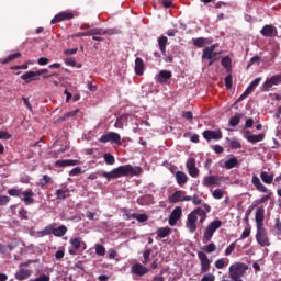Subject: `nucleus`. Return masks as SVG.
<instances>
[{
    "label": "nucleus",
    "instance_id": "obj_1",
    "mask_svg": "<svg viewBox=\"0 0 281 281\" xmlns=\"http://www.w3.org/2000/svg\"><path fill=\"white\" fill-rule=\"evenodd\" d=\"M98 175L104 177L108 181H111V179H120L122 177H137V175H142V168L133 167L132 165H123L111 171L92 172L88 176V179L95 181V179H98Z\"/></svg>",
    "mask_w": 281,
    "mask_h": 281
},
{
    "label": "nucleus",
    "instance_id": "obj_2",
    "mask_svg": "<svg viewBox=\"0 0 281 281\" xmlns=\"http://www.w3.org/2000/svg\"><path fill=\"white\" fill-rule=\"evenodd\" d=\"M205 218H207V213L205 210L198 207L192 211L187 218V229H189L190 234H194L196 232V222L205 223Z\"/></svg>",
    "mask_w": 281,
    "mask_h": 281
},
{
    "label": "nucleus",
    "instance_id": "obj_3",
    "mask_svg": "<svg viewBox=\"0 0 281 281\" xmlns=\"http://www.w3.org/2000/svg\"><path fill=\"white\" fill-rule=\"evenodd\" d=\"M248 269H249V266L243 262H235L231 265L228 269L231 280L243 281V276L247 273Z\"/></svg>",
    "mask_w": 281,
    "mask_h": 281
},
{
    "label": "nucleus",
    "instance_id": "obj_4",
    "mask_svg": "<svg viewBox=\"0 0 281 281\" xmlns=\"http://www.w3.org/2000/svg\"><path fill=\"white\" fill-rule=\"evenodd\" d=\"M222 225L223 222L221 220H214L213 222H211L204 229L202 243H210V240H212L214 236V233L217 229H221Z\"/></svg>",
    "mask_w": 281,
    "mask_h": 281
},
{
    "label": "nucleus",
    "instance_id": "obj_5",
    "mask_svg": "<svg viewBox=\"0 0 281 281\" xmlns=\"http://www.w3.org/2000/svg\"><path fill=\"white\" fill-rule=\"evenodd\" d=\"M256 240L260 247H269L271 243L269 241V235L265 226H257Z\"/></svg>",
    "mask_w": 281,
    "mask_h": 281
},
{
    "label": "nucleus",
    "instance_id": "obj_6",
    "mask_svg": "<svg viewBox=\"0 0 281 281\" xmlns=\"http://www.w3.org/2000/svg\"><path fill=\"white\" fill-rule=\"evenodd\" d=\"M103 144H116L117 146H122V136H120L119 133L115 132H109L104 135H102L99 139Z\"/></svg>",
    "mask_w": 281,
    "mask_h": 281
},
{
    "label": "nucleus",
    "instance_id": "obj_7",
    "mask_svg": "<svg viewBox=\"0 0 281 281\" xmlns=\"http://www.w3.org/2000/svg\"><path fill=\"white\" fill-rule=\"evenodd\" d=\"M278 85H281V74L268 78L261 86V91L267 93V91H271V88L278 87Z\"/></svg>",
    "mask_w": 281,
    "mask_h": 281
},
{
    "label": "nucleus",
    "instance_id": "obj_8",
    "mask_svg": "<svg viewBox=\"0 0 281 281\" xmlns=\"http://www.w3.org/2000/svg\"><path fill=\"white\" fill-rule=\"evenodd\" d=\"M169 203H182L184 201H192V196L187 195L186 191L178 190L168 196Z\"/></svg>",
    "mask_w": 281,
    "mask_h": 281
},
{
    "label": "nucleus",
    "instance_id": "obj_9",
    "mask_svg": "<svg viewBox=\"0 0 281 281\" xmlns=\"http://www.w3.org/2000/svg\"><path fill=\"white\" fill-rule=\"evenodd\" d=\"M198 258L200 260L201 273H207L212 267V260L207 258V255L203 251H198Z\"/></svg>",
    "mask_w": 281,
    "mask_h": 281
},
{
    "label": "nucleus",
    "instance_id": "obj_10",
    "mask_svg": "<svg viewBox=\"0 0 281 281\" xmlns=\"http://www.w3.org/2000/svg\"><path fill=\"white\" fill-rule=\"evenodd\" d=\"M67 231L68 228L65 225H60L59 227H54L49 225V226H46L45 228V232H47V234H53L58 238L65 236V234H67Z\"/></svg>",
    "mask_w": 281,
    "mask_h": 281
},
{
    "label": "nucleus",
    "instance_id": "obj_11",
    "mask_svg": "<svg viewBox=\"0 0 281 281\" xmlns=\"http://www.w3.org/2000/svg\"><path fill=\"white\" fill-rule=\"evenodd\" d=\"M222 180L223 177L221 176H206L202 180V186H205V188H210L212 186H221Z\"/></svg>",
    "mask_w": 281,
    "mask_h": 281
},
{
    "label": "nucleus",
    "instance_id": "obj_12",
    "mask_svg": "<svg viewBox=\"0 0 281 281\" xmlns=\"http://www.w3.org/2000/svg\"><path fill=\"white\" fill-rule=\"evenodd\" d=\"M186 167L190 177L194 179L199 177V168H196V160L194 158H189L186 162Z\"/></svg>",
    "mask_w": 281,
    "mask_h": 281
},
{
    "label": "nucleus",
    "instance_id": "obj_13",
    "mask_svg": "<svg viewBox=\"0 0 281 281\" xmlns=\"http://www.w3.org/2000/svg\"><path fill=\"white\" fill-rule=\"evenodd\" d=\"M182 214H183V211L181 210V206H177L176 209H173V211L169 216V225H171V227H175V225H177V221L181 218Z\"/></svg>",
    "mask_w": 281,
    "mask_h": 281
},
{
    "label": "nucleus",
    "instance_id": "obj_14",
    "mask_svg": "<svg viewBox=\"0 0 281 281\" xmlns=\"http://www.w3.org/2000/svg\"><path fill=\"white\" fill-rule=\"evenodd\" d=\"M203 137L204 139H207V142L215 139H223V133L221 132V130H216V131H204L203 132Z\"/></svg>",
    "mask_w": 281,
    "mask_h": 281
},
{
    "label": "nucleus",
    "instance_id": "obj_15",
    "mask_svg": "<svg viewBox=\"0 0 281 281\" xmlns=\"http://www.w3.org/2000/svg\"><path fill=\"white\" fill-rule=\"evenodd\" d=\"M244 137L250 144H258V142H262L265 139V134L254 135V134H251V132L246 131V132H244Z\"/></svg>",
    "mask_w": 281,
    "mask_h": 281
},
{
    "label": "nucleus",
    "instance_id": "obj_16",
    "mask_svg": "<svg viewBox=\"0 0 281 281\" xmlns=\"http://www.w3.org/2000/svg\"><path fill=\"white\" fill-rule=\"evenodd\" d=\"M172 78V71L170 70H160L158 75H156V82H159V85H164L168 82Z\"/></svg>",
    "mask_w": 281,
    "mask_h": 281
},
{
    "label": "nucleus",
    "instance_id": "obj_17",
    "mask_svg": "<svg viewBox=\"0 0 281 281\" xmlns=\"http://www.w3.org/2000/svg\"><path fill=\"white\" fill-rule=\"evenodd\" d=\"M260 34L262 36H266L268 38H271L273 36H278V29H276V26L273 25H265L261 31Z\"/></svg>",
    "mask_w": 281,
    "mask_h": 281
},
{
    "label": "nucleus",
    "instance_id": "obj_18",
    "mask_svg": "<svg viewBox=\"0 0 281 281\" xmlns=\"http://www.w3.org/2000/svg\"><path fill=\"white\" fill-rule=\"evenodd\" d=\"M70 19H74L72 13L60 12L54 16V19L50 21V24L54 25L56 23H60V21H69Z\"/></svg>",
    "mask_w": 281,
    "mask_h": 281
},
{
    "label": "nucleus",
    "instance_id": "obj_19",
    "mask_svg": "<svg viewBox=\"0 0 281 281\" xmlns=\"http://www.w3.org/2000/svg\"><path fill=\"white\" fill-rule=\"evenodd\" d=\"M257 227H265V207H258L255 213Z\"/></svg>",
    "mask_w": 281,
    "mask_h": 281
},
{
    "label": "nucleus",
    "instance_id": "obj_20",
    "mask_svg": "<svg viewBox=\"0 0 281 281\" xmlns=\"http://www.w3.org/2000/svg\"><path fill=\"white\" fill-rule=\"evenodd\" d=\"M32 273L33 271L31 269L20 268L15 272V280H19V281L27 280V278L32 277Z\"/></svg>",
    "mask_w": 281,
    "mask_h": 281
},
{
    "label": "nucleus",
    "instance_id": "obj_21",
    "mask_svg": "<svg viewBox=\"0 0 281 281\" xmlns=\"http://www.w3.org/2000/svg\"><path fill=\"white\" fill-rule=\"evenodd\" d=\"M22 195L21 201H23L25 205H32L34 203V191L32 189L22 191Z\"/></svg>",
    "mask_w": 281,
    "mask_h": 281
},
{
    "label": "nucleus",
    "instance_id": "obj_22",
    "mask_svg": "<svg viewBox=\"0 0 281 281\" xmlns=\"http://www.w3.org/2000/svg\"><path fill=\"white\" fill-rule=\"evenodd\" d=\"M149 269L147 267H144L142 263H134L132 266V272L134 276H146L148 273Z\"/></svg>",
    "mask_w": 281,
    "mask_h": 281
},
{
    "label": "nucleus",
    "instance_id": "obj_23",
    "mask_svg": "<svg viewBox=\"0 0 281 281\" xmlns=\"http://www.w3.org/2000/svg\"><path fill=\"white\" fill-rule=\"evenodd\" d=\"M215 49H216V44L205 47L202 53V58H207V60H212L214 58Z\"/></svg>",
    "mask_w": 281,
    "mask_h": 281
},
{
    "label": "nucleus",
    "instance_id": "obj_24",
    "mask_svg": "<svg viewBox=\"0 0 281 281\" xmlns=\"http://www.w3.org/2000/svg\"><path fill=\"white\" fill-rule=\"evenodd\" d=\"M135 74L136 76H143L144 74V59L142 57L135 59Z\"/></svg>",
    "mask_w": 281,
    "mask_h": 281
},
{
    "label": "nucleus",
    "instance_id": "obj_25",
    "mask_svg": "<svg viewBox=\"0 0 281 281\" xmlns=\"http://www.w3.org/2000/svg\"><path fill=\"white\" fill-rule=\"evenodd\" d=\"M260 179L267 186H271L273 183V173L269 175V172H267V171H261Z\"/></svg>",
    "mask_w": 281,
    "mask_h": 281
},
{
    "label": "nucleus",
    "instance_id": "obj_26",
    "mask_svg": "<svg viewBox=\"0 0 281 281\" xmlns=\"http://www.w3.org/2000/svg\"><path fill=\"white\" fill-rule=\"evenodd\" d=\"M176 181L178 186H186V183H188V175L183 171H178L176 173Z\"/></svg>",
    "mask_w": 281,
    "mask_h": 281
},
{
    "label": "nucleus",
    "instance_id": "obj_27",
    "mask_svg": "<svg viewBox=\"0 0 281 281\" xmlns=\"http://www.w3.org/2000/svg\"><path fill=\"white\" fill-rule=\"evenodd\" d=\"M128 124V115H122L119 119H116V122L114 123L115 128H124Z\"/></svg>",
    "mask_w": 281,
    "mask_h": 281
},
{
    "label": "nucleus",
    "instance_id": "obj_28",
    "mask_svg": "<svg viewBox=\"0 0 281 281\" xmlns=\"http://www.w3.org/2000/svg\"><path fill=\"white\" fill-rule=\"evenodd\" d=\"M36 71H27L21 76V80H24V82L30 83L33 80H36Z\"/></svg>",
    "mask_w": 281,
    "mask_h": 281
},
{
    "label": "nucleus",
    "instance_id": "obj_29",
    "mask_svg": "<svg viewBox=\"0 0 281 281\" xmlns=\"http://www.w3.org/2000/svg\"><path fill=\"white\" fill-rule=\"evenodd\" d=\"M238 164V158L232 157L224 162V168H226V170H232V168H237Z\"/></svg>",
    "mask_w": 281,
    "mask_h": 281
},
{
    "label": "nucleus",
    "instance_id": "obj_30",
    "mask_svg": "<svg viewBox=\"0 0 281 281\" xmlns=\"http://www.w3.org/2000/svg\"><path fill=\"white\" fill-rule=\"evenodd\" d=\"M158 45H159V49H160L162 56H166V45H168V37L167 36H160L158 38Z\"/></svg>",
    "mask_w": 281,
    "mask_h": 281
},
{
    "label": "nucleus",
    "instance_id": "obj_31",
    "mask_svg": "<svg viewBox=\"0 0 281 281\" xmlns=\"http://www.w3.org/2000/svg\"><path fill=\"white\" fill-rule=\"evenodd\" d=\"M171 232L170 227H160L156 233L158 238H167V236H170Z\"/></svg>",
    "mask_w": 281,
    "mask_h": 281
},
{
    "label": "nucleus",
    "instance_id": "obj_32",
    "mask_svg": "<svg viewBox=\"0 0 281 281\" xmlns=\"http://www.w3.org/2000/svg\"><path fill=\"white\" fill-rule=\"evenodd\" d=\"M68 196H69V190L58 189L56 191L57 201H65V199H67Z\"/></svg>",
    "mask_w": 281,
    "mask_h": 281
},
{
    "label": "nucleus",
    "instance_id": "obj_33",
    "mask_svg": "<svg viewBox=\"0 0 281 281\" xmlns=\"http://www.w3.org/2000/svg\"><path fill=\"white\" fill-rule=\"evenodd\" d=\"M260 82H262V78L261 77H257L255 80H252L250 82V85L248 86V88L246 90L249 93H254V91H256V87H258V85H260Z\"/></svg>",
    "mask_w": 281,
    "mask_h": 281
},
{
    "label": "nucleus",
    "instance_id": "obj_34",
    "mask_svg": "<svg viewBox=\"0 0 281 281\" xmlns=\"http://www.w3.org/2000/svg\"><path fill=\"white\" fill-rule=\"evenodd\" d=\"M260 82H262V78L261 77H257L255 80H252L250 82V85L248 86V88L246 90L249 93H254V91H256V87H258V85H260Z\"/></svg>",
    "mask_w": 281,
    "mask_h": 281
},
{
    "label": "nucleus",
    "instance_id": "obj_35",
    "mask_svg": "<svg viewBox=\"0 0 281 281\" xmlns=\"http://www.w3.org/2000/svg\"><path fill=\"white\" fill-rule=\"evenodd\" d=\"M71 247H74V249H80V247H85V241H82V239L80 237H76V238H71L69 240Z\"/></svg>",
    "mask_w": 281,
    "mask_h": 281
},
{
    "label": "nucleus",
    "instance_id": "obj_36",
    "mask_svg": "<svg viewBox=\"0 0 281 281\" xmlns=\"http://www.w3.org/2000/svg\"><path fill=\"white\" fill-rule=\"evenodd\" d=\"M47 183H52V177L44 175L42 179H40L38 186L42 188V190H46Z\"/></svg>",
    "mask_w": 281,
    "mask_h": 281
},
{
    "label": "nucleus",
    "instance_id": "obj_37",
    "mask_svg": "<svg viewBox=\"0 0 281 281\" xmlns=\"http://www.w3.org/2000/svg\"><path fill=\"white\" fill-rule=\"evenodd\" d=\"M57 166H78L80 164L79 160H57L56 161Z\"/></svg>",
    "mask_w": 281,
    "mask_h": 281
},
{
    "label": "nucleus",
    "instance_id": "obj_38",
    "mask_svg": "<svg viewBox=\"0 0 281 281\" xmlns=\"http://www.w3.org/2000/svg\"><path fill=\"white\" fill-rule=\"evenodd\" d=\"M203 254H214L216 251V244L210 243L209 245H205L202 247Z\"/></svg>",
    "mask_w": 281,
    "mask_h": 281
},
{
    "label": "nucleus",
    "instance_id": "obj_39",
    "mask_svg": "<svg viewBox=\"0 0 281 281\" xmlns=\"http://www.w3.org/2000/svg\"><path fill=\"white\" fill-rule=\"evenodd\" d=\"M89 32H90V36H104L109 33L104 29H92Z\"/></svg>",
    "mask_w": 281,
    "mask_h": 281
},
{
    "label": "nucleus",
    "instance_id": "obj_40",
    "mask_svg": "<svg viewBox=\"0 0 281 281\" xmlns=\"http://www.w3.org/2000/svg\"><path fill=\"white\" fill-rule=\"evenodd\" d=\"M222 66L226 71H229V69H232V58H229V56L223 57Z\"/></svg>",
    "mask_w": 281,
    "mask_h": 281
},
{
    "label": "nucleus",
    "instance_id": "obj_41",
    "mask_svg": "<svg viewBox=\"0 0 281 281\" xmlns=\"http://www.w3.org/2000/svg\"><path fill=\"white\" fill-rule=\"evenodd\" d=\"M103 159L108 166H113V164H115V157L110 153L104 154Z\"/></svg>",
    "mask_w": 281,
    "mask_h": 281
},
{
    "label": "nucleus",
    "instance_id": "obj_42",
    "mask_svg": "<svg viewBox=\"0 0 281 281\" xmlns=\"http://www.w3.org/2000/svg\"><path fill=\"white\" fill-rule=\"evenodd\" d=\"M206 42H207V38H205V37H198V38L193 40V45L195 47H204Z\"/></svg>",
    "mask_w": 281,
    "mask_h": 281
},
{
    "label": "nucleus",
    "instance_id": "obj_43",
    "mask_svg": "<svg viewBox=\"0 0 281 281\" xmlns=\"http://www.w3.org/2000/svg\"><path fill=\"white\" fill-rule=\"evenodd\" d=\"M150 254H153V249L148 248L146 250H144L143 252V265H148V262L150 261Z\"/></svg>",
    "mask_w": 281,
    "mask_h": 281
},
{
    "label": "nucleus",
    "instance_id": "obj_44",
    "mask_svg": "<svg viewBox=\"0 0 281 281\" xmlns=\"http://www.w3.org/2000/svg\"><path fill=\"white\" fill-rule=\"evenodd\" d=\"M16 58H21V53H14L9 55L5 59H3V65L8 64V63H12V60H16Z\"/></svg>",
    "mask_w": 281,
    "mask_h": 281
},
{
    "label": "nucleus",
    "instance_id": "obj_45",
    "mask_svg": "<svg viewBox=\"0 0 281 281\" xmlns=\"http://www.w3.org/2000/svg\"><path fill=\"white\" fill-rule=\"evenodd\" d=\"M224 194H225V191L223 189H215L212 192L213 199H216V200L223 199Z\"/></svg>",
    "mask_w": 281,
    "mask_h": 281
},
{
    "label": "nucleus",
    "instance_id": "obj_46",
    "mask_svg": "<svg viewBox=\"0 0 281 281\" xmlns=\"http://www.w3.org/2000/svg\"><path fill=\"white\" fill-rule=\"evenodd\" d=\"M132 218H135L138 223H146V221H148V216L146 214H132Z\"/></svg>",
    "mask_w": 281,
    "mask_h": 281
},
{
    "label": "nucleus",
    "instance_id": "obj_47",
    "mask_svg": "<svg viewBox=\"0 0 281 281\" xmlns=\"http://www.w3.org/2000/svg\"><path fill=\"white\" fill-rule=\"evenodd\" d=\"M94 249H95L97 256H104L106 254V248H104V246H102L100 244H97L94 246Z\"/></svg>",
    "mask_w": 281,
    "mask_h": 281
},
{
    "label": "nucleus",
    "instance_id": "obj_48",
    "mask_svg": "<svg viewBox=\"0 0 281 281\" xmlns=\"http://www.w3.org/2000/svg\"><path fill=\"white\" fill-rule=\"evenodd\" d=\"M229 124H231V126H238V124H240V114L233 116L229 120Z\"/></svg>",
    "mask_w": 281,
    "mask_h": 281
},
{
    "label": "nucleus",
    "instance_id": "obj_49",
    "mask_svg": "<svg viewBox=\"0 0 281 281\" xmlns=\"http://www.w3.org/2000/svg\"><path fill=\"white\" fill-rule=\"evenodd\" d=\"M20 243L16 240H13L7 245V251H14L16 247H19Z\"/></svg>",
    "mask_w": 281,
    "mask_h": 281
},
{
    "label": "nucleus",
    "instance_id": "obj_50",
    "mask_svg": "<svg viewBox=\"0 0 281 281\" xmlns=\"http://www.w3.org/2000/svg\"><path fill=\"white\" fill-rule=\"evenodd\" d=\"M251 236V228L247 227L243 231L239 240H245V238H249Z\"/></svg>",
    "mask_w": 281,
    "mask_h": 281
},
{
    "label": "nucleus",
    "instance_id": "obj_51",
    "mask_svg": "<svg viewBox=\"0 0 281 281\" xmlns=\"http://www.w3.org/2000/svg\"><path fill=\"white\" fill-rule=\"evenodd\" d=\"M8 193L10 196H21L23 191H21V189H10Z\"/></svg>",
    "mask_w": 281,
    "mask_h": 281
},
{
    "label": "nucleus",
    "instance_id": "obj_52",
    "mask_svg": "<svg viewBox=\"0 0 281 281\" xmlns=\"http://www.w3.org/2000/svg\"><path fill=\"white\" fill-rule=\"evenodd\" d=\"M231 148H243V144H240L238 139L234 138L231 140Z\"/></svg>",
    "mask_w": 281,
    "mask_h": 281
},
{
    "label": "nucleus",
    "instance_id": "obj_53",
    "mask_svg": "<svg viewBox=\"0 0 281 281\" xmlns=\"http://www.w3.org/2000/svg\"><path fill=\"white\" fill-rule=\"evenodd\" d=\"M236 249V243H232L226 249H225V256H232V252Z\"/></svg>",
    "mask_w": 281,
    "mask_h": 281
},
{
    "label": "nucleus",
    "instance_id": "obj_54",
    "mask_svg": "<svg viewBox=\"0 0 281 281\" xmlns=\"http://www.w3.org/2000/svg\"><path fill=\"white\" fill-rule=\"evenodd\" d=\"M37 65L45 67V65H49V59L47 57H41L37 59Z\"/></svg>",
    "mask_w": 281,
    "mask_h": 281
},
{
    "label": "nucleus",
    "instance_id": "obj_55",
    "mask_svg": "<svg viewBox=\"0 0 281 281\" xmlns=\"http://www.w3.org/2000/svg\"><path fill=\"white\" fill-rule=\"evenodd\" d=\"M214 280H216V277L212 273H205L201 279V281H214Z\"/></svg>",
    "mask_w": 281,
    "mask_h": 281
},
{
    "label": "nucleus",
    "instance_id": "obj_56",
    "mask_svg": "<svg viewBox=\"0 0 281 281\" xmlns=\"http://www.w3.org/2000/svg\"><path fill=\"white\" fill-rule=\"evenodd\" d=\"M225 267V259L221 258L215 261V269H223Z\"/></svg>",
    "mask_w": 281,
    "mask_h": 281
},
{
    "label": "nucleus",
    "instance_id": "obj_57",
    "mask_svg": "<svg viewBox=\"0 0 281 281\" xmlns=\"http://www.w3.org/2000/svg\"><path fill=\"white\" fill-rule=\"evenodd\" d=\"M0 139H12V135L5 131L0 130Z\"/></svg>",
    "mask_w": 281,
    "mask_h": 281
},
{
    "label": "nucleus",
    "instance_id": "obj_58",
    "mask_svg": "<svg viewBox=\"0 0 281 281\" xmlns=\"http://www.w3.org/2000/svg\"><path fill=\"white\" fill-rule=\"evenodd\" d=\"M82 172V169L80 167H76L72 170L69 171L70 177H78Z\"/></svg>",
    "mask_w": 281,
    "mask_h": 281
},
{
    "label": "nucleus",
    "instance_id": "obj_59",
    "mask_svg": "<svg viewBox=\"0 0 281 281\" xmlns=\"http://www.w3.org/2000/svg\"><path fill=\"white\" fill-rule=\"evenodd\" d=\"M64 63L68 67H76V59H74V58H66V59H64Z\"/></svg>",
    "mask_w": 281,
    "mask_h": 281
},
{
    "label": "nucleus",
    "instance_id": "obj_60",
    "mask_svg": "<svg viewBox=\"0 0 281 281\" xmlns=\"http://www.w3.org/2000/svg\"><path fill=\"white\" fill-rule=\"evenodd\" d=\"M10 198L8 195H0V205H8Z\"/></svg>",
    "mask_w": 281,
    "mask_h": 281
},
{
    "label": "nucleus",
    "instance_id": "obj_61",
    "mask_svg": "<svg viewBox=\"0 0 281 281\" xmlns=\"http://www.w3.org/2000/svg\"><path fill=\"white\" fill-rule=\"evenodd\" d=\"M34 281H49L50 278L48 274H41L40 277L33 279Z\"/></svg>",
    "mask_w": 281,
    "mask_h": 281
},
{
    "label": "nucleus",
    "instance_id": "obj_62",
    "mask_svg": "<svg viewBox=\"0 0 281 281\" xmlns=\"http://www.w3.org/2000/svg\"><path fill=\"white\" fill-rule=\"evenodd\" d=\"M191 201H192V203H193V205H201V203H203V200H201L199 196H196V195H193L192 198H191Z\"/></svg>",
    "mask_w": 281,
    "mask_h": 281
},
{
    "label": "nucleus",
    "instance_id": "obj_63",
    "mask_svg": "<svg viewBox=\"0 0 281 281\" xmlns=\"http://www.w3.org/2000/svg\"><path fill=\"white\" fill-rule=\"evenodd\" d=\"M226 89H232V75L225 77Z\"/></svg>",
    "mask_w": 281,
    "mask_h": 281
},
{
    "label": "nucleus",
    "instance_id": "obj_64",
    "mask_svg": "<svg viewBox=\"0 0 281 281\" xmlns=\"http://www.w3.org/2000/svg\"><path fill=\"white\" fill-rule=\"evenodd\" d=\"M255 188H257L258 192H268V189L262 184V182H259Z\"/></svg>",
    "mask_w": 281,
    "mask_h": 281
}]
</instances>
